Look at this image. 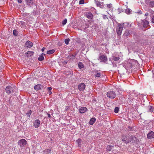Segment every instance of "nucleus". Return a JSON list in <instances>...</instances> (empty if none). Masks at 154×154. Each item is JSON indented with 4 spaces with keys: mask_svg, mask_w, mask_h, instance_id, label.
Segmentation results:
<instances>
[{
    "mask_svg": "<svg viewBox=\"0 0 154 154\" xmlns=\"http://www.w3.org/2000/svg\"><path fill=\"white\" fill-rule=\"evenodd\" d=\"M123 142L126 143H127L131 141L133 143H137L138 140V139L133 135L128 136L124 135L122 137Z\"/></svg>",
    "mask_w": 154,
    "mask_h": 154,
    "instance_id": "nucleus-1",
    "label": "nucleus"
},
{
    "mask_svg": "<svg viewBox=\"0 0 154 154\" xmlns=\"http://www.w3.org/2000/svg\"><path fill=\"white\" fill-rule=\"evenodd\" d=\"M16 87L10 86H7L5 89L6 92L8 94H11L16 92Z\"/></svg>",
    "mask_w": 154,
    "mask_h": 154,
    "instance_id": "nucleus-2",
    "label": "nucleus"
},
{
    "mask_svg": "<svg viewBox=\"0 0 154 154\" xmlns=\"http://www.w3.org/2000/svg\"><path fill=\"white\" fill-rule=\"evenodd\" d=\"M106 95L107 97L111 99H114L116 96L115 92L113 91H108L107 92Z\"/></svg>",
    "mask_w": 154,
    "mask_h": 154,
    "instance_id": "nucleus-3",
    "label": "nucleus"
},
{
    "mask_svg": "<svg viewBox=\"0 0 154 154\" xmlns=\"http://www.w3.org/2000/svg\"><path fill=\"white\" fill-rule=\"evenodd\" d=\"M123 28V26L120 24L118 25L117 28L116 29V32L117 34L119 35L121 34L122 29Z\"/></svg>",
    "mask_w": 154,
    "mask_h": 154,
    "instance_id": "nucleus-4",
    "label": "nucleus"
},
{
    "mask_svg": "<svg viewBox=\"0 0 154 154\" xmlns=\"http://www.w3.org/2000/svg\"><path fill=\"white\" fill-rule=\"evenodd\" d=\"M18 144L21 147H24L26 144V141L25 139H22L18 141Z\"/></svg>",
    "mask_w": 154,
    "mask_h": 154,
    "instance_id": "nucleus-5",
    "label": "nucleus"
},
{
    "mask_svg": "<svg viewBox=\"0 0 154 154\" xmlns=\"http://www.w3.org/2000/svg\"><path fill=\"white\" fill-rule=\"evenodd\" d=\"M78 88L80 91L84 90L85 88V85L84 83H81L79 84Z\"/></svg>",
    "mask_w": 154,
    "mask_h": 154,
    "instance_id": "nucleus-6",
    "label": "nucleus"
},
{
    "mask_svg": "<svg viewBox=\"0 0 154 154\" xmlns=\"http://www.w3.org/2000/svg\"><path fill=\"white\" fill-rule=\"evenodd\" d=\"M33 43L29 41H27L25 44V47L26 48H30L32 46Z\"/></svg>",
    "mask_w": 154,
    "mask_h": 154,
    "instance_id": "nucleus-7",
    "label": "nucleus"
},
{
    "mask_svg": "<svg viewBox=\"0 0 154 154\" xmlns=\"http://www.w3.org/2000/svg\"><path fill=\"white\" fill-rule=\"evenodd\" d=\"M40 123L41 122L39 119L35 120L33 124V126L35 128H37L39 126Z\"/></svg>",
    "mask_w": 154,
    "mask_h": 154,
    "instance_id": "nucleus-8",
    "label": "nucleus"
},
{
    "mask_svg": "<svg viewBox=\"0 0 154 154\" xmlns=\"http://www.w3.org/2000/svg\"><path fill=\"white\" fill-rule=\"evenodd\" d=\"M101 61L104 63L106 62L107 60V58L106 56L104 55H102L99 57V59Z\"/></svg>",
    "mask_w": 154,
    "mask_h": 154,
    "instance_id": "nucleus-9",
    "label": "nucleus"
},
{
    "mask_svg": "<svg viewBox=\"0 0 154 154\" xmlns=\"http://www.w3.org/2000/svg\"><path fill=\"white\" fill-rule=\"evenodd\" d=\"M95 4L97 7H100V8H104V6L103 5V2L101 3L99 1L96 0H95Z\"/></svg>",
    "mask_w": 154,
    "mask_h": 154,
    "instance_id": "nucleus-10",
    "label": "nucleus"
},
{
    "mask_svg": "<svg viewBox=\"0 0 154 154\" xmlns=\"http://www.w3.org/2000/svg\"><path fill=\"white\" fill-rule=\"evenodd\" d=\"M86 16L88 19H91L93 17V14L90 12L86 13Z\"/></svg>",
    "mask_w": 154,
    "mask_h": 154,
    "instance_id": "nucleus-11",
    "label": "nucleus"
},
{
    "mask_svg": "<svg viewBox=\"0 0 154 154\" xmlns=\"http://www.w3.org/2000/svg\"><path fill=\"white\" fill-rule=\"evenodd\" d=\"M26 4L28 6L31 7L34 2L33 0H25Z\"/></svg>",
    "mask_w": 154,
    "mask_h": 154,
    "instance_id": "nucleus-12",
    "label": "nucleus"
},
{
    "mask_svg": "<svg viewBox=\"0 0 154 154\" xmlns=\"http://www.w3.org/2000/svg\"><path fill=\"white\" fill-rule=\"evenodd\" d=\"M142 23H143V26L144 28H146L149 26V22L148 21L146 20L145 19L142 20Z\"/></svg>",
    "mask_w": 154,
    "mask_h": 154,
    "instance_id": "nucleus-13",
    "label": "nucleus"
},
{
    "mask_svg": "<svg viewBox=\"0 0 154 154\" xmlns=\"http://www.w3.org/2000/svg\"><path fill=\"white\" fill-rule=\"evenodd\" d=\"M147 137L148 139H151L154 138V133L153 131H151L147 134Z\"/></svg>",
    "mask_w": 154,
    "mask_h": 154,
    "instance_id": "nucleus-14",
    "label": "nucleus"
},
{
    "mask_svg": "<svg viewBox=\"0 0 154 154\" xmlns=\"http://www.w3.org/2000/svg\"><path fill=\"white\" fill-rule=\"evenodd\" d=\"M87 110V109L85 107H82L79 108V111L81 113H83L86 112Z\"/></svg>",
    "mask_w": 154,
    "mask_h": 154,
    "instance_id": "nucleus-15",
    "label": "nucleus"
},
{
    "mask_svg": "<svg viewBox=\"0 0 154 154\" xmlns=\"http://www.w3.org/2000/svg\"><path fill=\"white\" fill-rule=\"evenodd\" d=\"M34 88L35 90L38 91L42 88V86L41 84H38L35 85Z\"/></svg>",
    "mask_w": 154,
    "mask_h": 154,
    "instance_id": "nucleus-16",
    "label": "nucleus"
},
{
    "mask_svg": "<svg viewBox=\"0 0 154 154\" xmlns=\"http://www.w3.org/2000/svg\"><path fill=\"white\" fill-rule=\"evenodd\" d=\"M147 109L148 112H152L153 111L154 108L151 106H149L147 107Z\"/></svg>",
    "mask_w": 154,
    "mask_h": 154,
    "instance_id": "nucleus-17",
    "label": "nucleus"
},
{
    "mask_svg": "<svg viewBox=\"0 0 154 154\" xmlns=\"http://www.w3.org/2000/svg\"><path fill=\"white\" fill-rule=\"evenodd\" d=\"M34 53L32 51H28L26 52V56H27V57H29L32 55Z\"/></svg>",
    "mask_w": 154,
    "mask_h": 154,
    "instance_id": "nucleus-18",
    "label": "nucleus"
},
{
    "mask_svg": "<svg viewBox=\"0 0 154 154\" xmlns=\"http://www.w3.org/2000/svg\"><path fill=\"white\" fill-rule=\"evenodd\" d=\"M95 121L96 119L95 118H91L89 121L90 124L91 125H92L95 122Z\"/></svg>",
    "mask_w": 154,
    "mask_h": 154,
    "instance_id": "nucleus-19",
    "label": "nucleus"
},
{
    "mask_svg": "<svg viewBox=\"0 0 154 154\" xmlns=\"http://www.w3.org/2000/svg\"><path fill=\"white\" fill-rule=\"evenodd\" d=\"M75 55L73 54H69L68 56V58L70 60H73L75 58Z\"/></svg>",
    "mask_w": 154,
    "mask_h": 154,
    "instance_id": "nucleus-20",
    "label": "nucleus"
},
{
    "mask_svg": "<svg viewBox=\"0 0 154 154\" xmlns=\"http://www.w3.org/2000/svg\"><path fill=\"white\" fill-rule=\"evenodd\" d=\"M78 66L79 68L80 69L84 67V65L81 62H79V63Z\"/></svg>",
    "mask_w": 154,
    "mask_h": 154,
    "instance_id": "nucleus-21",
    "label": "nucleus"
},
{
    "mask_svg": "<svg viewBox=\"0 0 154 154\" xmlns=\"http://www.w3.org/2000/svg\"><path fill=\"white\" fill-rule=\"evenodd\" d=\"M113 146H112L111 145H109L107 146V151H110L112 149Z\"/></svg>",
    "mask_w": 154,
    "mask_h": 154,
    "instance_id": "nucleus-22",
    "label": "nucleus"
},
{
    "mask_svg": "<svg viewBox=\"0 0 154 154\" xmlns=\"http://www.w3.org/2000/svg\"><path fill=\"white\" fill-rule=\"evenodd\" d=\"M149 3V6L150 7L153 8L154 7V2L151 1Z\"/></svg>",
    "mask_w": 154,
    "mask_h": 154,
    "instance_id": "nucleus-23",
    "label": "nucleus"
},
{
    "mask_svg": "<svg viewBox=\"0 0 154 154\" xmlns=\"http://www.w3.org/2000/svg\"><path fill=\"white\" fill-rule=\"evenodd\" d=\"M54 51L55 50L54 49H52L48 51L47 52V54H53Z\"/></svg>",
    "mask_w": 154,
    "mask_h": 154,
    "instance_id": "nucleus-24",
    "label": "nucleus"
},
{
    "mask_svg": "<svg viewBox=\"0 0 154 154\" xmlns=\"http://www.w3.org/2000/svg\"><path fill=\"white\" fill-rule=\"evenodd\" d=\"M44 59V57L43 55H40L39 57L38 58V60L40 61H42Z\"/></svg>",
    "mask_w": 154,
    "mask_h": 154,
    "instance_id": "nucleus-25",
    "label": "nucleus"
},
{
    "mask_svg": "<svg viewBox=\"0 0 154 154\" xmlns=\"http://www.w3.org/2000/svg\"><path fill=\"white\" fill-rule=\"evenodd\" d=\"M94 75L95 77H100L101 76V73L100 72H97V73L94 74Z\"/></svg>",
    "mask_w": 154,
    "mask_h": 154,
    "instance_id": "nucleus-26",
    "label": "nucleus"
},
{
    "mask_svg": "<svg viewBox=\"0 0 154 154\" xmlns=\"http://www.w3.org/2000/svg\"><path fill=\"white\" fill-rule=\"evenodd\" d=\"M13 35L15 36H17L18 35V32L17 30L14 29L13 31Z\"/></svg>",
    "mask_w": 154,
    "mask_h": 154,
    "instance_id": "nucleus-27",
    "label": "nucleus"
},
{
    "mask_svg": "<svg viewBox=\"0 0 154 154\" xmlns=\"http://www.w3.org/2000/svg\"><path fill=\"white\" fill-rule=\"evenodd\" d=\"M70 41V40L69 38H66L65 39V43L66 45H68L69 44V42Z\"/></svg>",
    "mask_w": 154,
    "mask_h": 154,
    "instance_id": "nucleus-28",
    "label": "nucleus"
},
{
    "mask_svg": "<svg viewBox=\"0 0 154 154\" xmlns=\"http://www.w3.org/2000/svg\"><path fill=\"white\" fill-rule=\"evenodd\" d=\"M120 58L119 57H114L113 58V60L115 61H117L119 60Z\"/></svg>",
    "mask_w": 154,
    "mask_h": 154,
    "instance_id": "nucleus-29",
    "label": "nucleus"
},
{
    "mask_svg": "<svg viewBox=\"0 0 154 154\" xmlns=\"http://www.w3.org/2000/svg\"><path fill=\"white\" fill-rule=\"evenodd\" d=\"M119 110V108L118 107H116L114 109V112L116 113H118Z\"/></svg>",
    "mask_w": 154,
    "mask_h": 154,
    "instance_id": "nucleus-30",
    "label": "nucleus"
},
{
    "mask_svg": "<svg viewBox=\"0 0 154 154\" xmlns=\"http://www.w3.org/2000/svg\"><path fill=\"white\" fill-rule=\"evenodd\" d=\"M51 149H48L46 150L45 151V152L46 153V154H49L50 153L51 151Z\"/></svg>",
    "mask_w": 154,
    "mask_h": 154,
    "instance_id": "nucleus-31",
    "label": "nucleus"
},
{
    "mask_svg": "<svg viewBox=\"0 0 154 154\" xmlns=\"http://www.w3.org/2000/svg\"><path fill=\"white\" fill-rule=\"evenodd\" d=\"M77 142L78 143L79 146L80 145L81 143L82 140L80 139H79L77 140Z\"/></svg>",
    "mask_w": 154,
    "mask_h": 154,
    "instance_id": "nucleus-32",
    "label": "nucleus"
},
{
    "mask_svg": "<svg viewBox=\"0 0 154 154\" xmlns=\"http://www.w3.org/2000/svg\"><path fill=\"white\" fill-rule=\"evenodd\" d=\"M131 10L130 9H127L125 11L126 13L128 14H129L131 12Z\"/></svg>",
    "mask_w": 154,
    "mask_h": 154,
    "instance_id": "nucleus-33",
    "label": "nucleus"
},
{
    "mask_svg": "<svg viewBox=\"0 0 154 154\" xmlns=\"http://www.w3.org/2000/svg\"><path fill=\"white\" fill-rule=\"evenodd\" d=\"M67 22V20L66 19H64L62 22V24L63 25H65Z\"/></svg>",
    "mask_w": 154,
    "mask_h": 154,
    "instance_id": "nucleus-34",
    "label": "nucleus"
},
{
    "mask_svg": "<svg viewBox=\"0 0 154 154\" xmlns=\"http://www.w3.org/2000/svg\"><path fill=\"white\" fill-rule=\"evenodd\" d=\"M32 113V111L31 110H30L28 111L27 113H26V115H29V117H30V116Z\"/></svg>",
    "mask_w": 154,
    "mask_h": 154,
    "instance_id": "nucleus-35",
    "label": "nucleus"
},
{
    "mask_svg": "<svg viewBox=\"0 0 154 154\" xmlns=\"http://www.w3.org/2000/svg\"><path fill=\"white\" fill-rule=\"evenodd\" d=\"M84 0H80L79 1V4H82L84 3Z\"/></svg>",
    "mask_w": 154,
    "mask_h": 154,
    "instance_id": "nucleus-36",
    "label": "nucleus"
},
{
    "mask_svg": "<svg viewBox=\"0 0 154 154\" xmlns=\"http://www.w3.org/2000/svg\"><path fill=\"white\" fill-rule=\"evenodd\" d=\"M67 61L66 60H63L62 61V63L63 65H65L67 63Z\"/></svg>",
    "mask_w": 154,
    "mask_h": 154,
    "instance_id": "nucleus-37",
    "label": "nucleus"
},
{
    "mask_svg": "<svg viewBox=\"0 0 154 154\" xmlns=\"http://www.w3.org/2000/svg\"><path fill=\"white\" fill-rule=\"evenodd\" d=\"M128 65L129 66V67H127V68H128V69H130L131 68V67L132 66V65L130 63H128Z\"/></svg>",
    "mask_w": 154,
    "mask_h": 154,
    "instance_id": "nucleus-38",
    "label": "nucleus"
},
{
    "mask_svg": "<svg viewBox=\"0 0 154 154\" xmlns=\"http://www.w3.org/2000/svg\"><path fill=\"white\" fill-rule=\"evenodd\" d=\"M128 130L130 131H132V128L130 126H128Z\"/></svg>",
    "mask_w": 154,
    "mask_h": 154,
    "instance_id": "nucleus-39",
    "label": "nucleus"
},
{
    "mask_svg": "<svg viewBox=\"0 0 154 154\" xmlns=\"http://www.w3.org/2000/svg\"><path fill=\"white\" fill-rule=\"evenodd\" d=\"M129 34V33L128 32V31H125V33H124V35L125 36H127Z\"/></svg>",
    "mask_w": 154,
    "mask_h": 154,
    "instance_id": "nucleus-40",
    "label": "nucleus"
},
{
    "mask_svg": "<svg viewBox=\"0 0 154 154\" xmlns=\"http://www.w3.org/2000/svg\"><path fill=\"white\" fill-rule=\"evenodd\" d=\"M112 4H108L107 5V7L109 8H110L111 6H112Z\"/></svg>",
    "mask_w": 154,
    "mask_h": 154,
    "instance_id": "nucleus-41",
    "label": "nucleus"
},
{
    "mask_svg": "<svg viewBox=\"0 0 154 154\" xmlns=\"http://www.w3.org/2000/svg\"><path fill=\"white\" fill-rule=\"evenodd\" d=\"M18 2L19 3H21L22 2V0H17Z\"/></svg>",
    "mask_w": 154,
    "mask_h": 154,
    "instance_id": "nucleus-42",
    "label": "nucleus"
},
{
    "mask_svg": "<svg viewBox=\"0 0 154 154\" xmlns=\"http://www.w3.org/2000/svg\"><path fill=\"white\" fill-rule=\"evenodd\" d=\"M47 115L48 116V117H49V118H51V115L50 114L47 113Z\"/></svg>",
    "mask_w": 154,
    "mask_h": 154,
    "instance_id": "nucleus-43",
    "label": "nucleus"
},
{
    "mask_svg": "<svg viewBox=\"0 0 154 154\" xmlns=\"http://www.w3.org/2000/svg\"><path fill=\"white\" fill-rule=\"evenodd\" d=\"M152 22L153 23H154V16L153 17L152 19Z\"/></svg>",
    "mask_w": 154,
    "mask_h": 154,
    "instance_id": "nucleus-44",
    "label": "nucleus"
},
{
    "mask_svg": "<svg viewBox=\"0 0 154 154\" xmlns=\"http://www.w3.org/2000/svg\"><path fill=\"white\" fill-rule=\"evenodd\" d=\"M45 48L44 47H43L42 49V51L43 52L45 50Z\"/></svg>",
    "mask_w": 154,
    "mask_h": 154,
    "instance_id": "nucleus-45",
    "label": "nucleus"
},
{
    "mask_svg": "<svg viewBox=\"0 0 154 154\" xmlns=\"http://www.w3.org/2000/svg\"><path fill=\"white\" fill-rule=\"evenodd\" d=\"M47 89L48 90H49L50 91V90L52 89V88L51 87H48Z\"/></svg>",
    "mask_w": 154,
    "mask_h": 154,
    "instance_id": "nucleus-46",
    "label": "nucleus"
},
{
    "mask_svg": "<svg viewBox=\"0 0 154 154\" xmlns=\"http://www.w3.org/2000/svg\"><path fill=\"white\" fill-rule=\"evenodd\" d=\"M149 15V13H146L145 14V15L146 16H148Z\"/></svg>",
    "mask_w": 154,
    "mask_h": 154,
    "instance_id": "nucleus-47",
    "label": "nucleus"
},
{
    "mask_svg": "<svg viewBox=\"0 0 154 154\" xmlns=\"http://www.w3.org/2000/svg\"><path fill=\"white\" fill-rule=\"evenodd\" d=\"M106 17V15H104L103 16V18L104 19H105Z\"/></svg>",
    "mask_w": 154,
    "mask_h": 154,
    "instance_id": "nucleus-48",
    "label": "nucleus"
},
{
    "mask_svg": "<svg viewBox=\"0 0 154 154\" xmlns=\"http://www.w3.org/2000/svg\"><path fill=\"white\" fill-rule=\"evenodd\" d=\"M49 93H50L49 95H50L52 93V92L51 91H50Z\"/></svg>",
    "mask_w": 154,
    "mask_h": 154,
    "instance_id": "nucleus-49",
    "label": "nucleus"
},
{
    "mask_svg": "<svg viewBox=\"0 0 154 154\" xmlns=\"http://www.w3.org/2000/svg\"><path fill=\"white\" fill-rule=\"evenodd\" d=\"M43 54H44V55H45V54H44V53H42V55H43Z\"/></svg>",
    "mask_w": 154,
    "mask_h": 154,
    "instance_id": "nucleus-50",
    "label": "nucleus"
}]
</instances>
